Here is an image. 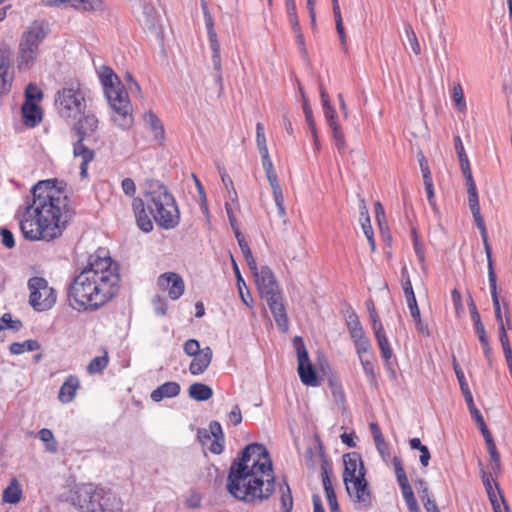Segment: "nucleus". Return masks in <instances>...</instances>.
Instances as JSON below:
<instances>
[{"mask_svg": "<svg viewBox=\"0 0 512 512\" xmlns=\"http://www.w3.org/2000/svg\"><path fill=\"white\" fill-rule=\"evenodd\" d=\"M27 199L16 212L23 237L30 241H52L59 238L74 214L70 199L56 179L42 180L31 188Z\"/></svg>", "mask_w": 512, "mask_h": 512, "instance_id": "f257e3e1", "label": "nucleus"}, {"mask_svg": "<svg viewBox=\"0 0 512 512\" xmlns=\"http://www.w3.org/2000/svg\"><path fill=\"white\" fill-rule=\"evenodd\" d=\"M118 282L117 264L106 249L99 248L70 284L69 305L78 312L96 311L114 298Z\"/></svg>", "mask_w": 512, "mask_h": 512, "instance_id": "f03ea898", "label": "nucleus"}, {"mask_svg": "<svg viewBox=\"0 0 512 512\" xmlns=\"http://www.w3.org/2000/svg\"><path fill=\"white\" fill-rule=\"evenodd\" d=\"M118 282L117 264L106 249L99 248L70 284L69 305L78 312L96 311L114 298Z\"/></svg>", "mask_w": 512, "mask_h": 512, "instance_id": "7ed1b4c3", "label": "nucleus"}, {"mask_svg": "<svg viewBox=\"0 0 512 512\" xmlns=\"http://www.w3.org/2000/svg\"><path fill=\"white\" fill-rule=\"evenodd\" d=\"M226 488L233 498L246 503L267 500L274 493L272 461L264 445L245 447L230 466Z\"/></svg>", "mask_w": 512, "mask_h": 512, "instance_id": "20e7f679", "label": "nucleus"}, {"mask_svg": "<svg viewBox=\"0 0 512 512\" xmlns=\"http://www.w3.org/2000/svg\"><path fill=\"white\" fill-rule=\"evenodd\" d=\"M98 76L103 86L105 97L113 111V122L123 130L130 129L134 123L133 108L128 92L120 78L112 68L106 65L100 67Z\"/></svg>", "mask_w": 512, "mask_h": 512, "instance_id": "39448f33", "label": "nucleus"}, {"mask_svg": "<svg viewBox=\"0 0 512 512\" xmlns=\"http://www.w3.org/2000/svg\"><path fill=\"white\" fill-rule=\"evenodd\" d=\"M258 293L267 302L278 328L282 332L289 329V319L283 303V297L279 284L272 270L268 266H262L253 274Z\"/></svg>", "mask_w": 512, "mask_h": 512, "instance_id": "423d86ee", "label": "nucleus"}, {"mask_svg": "<svg viewBox=\"0 0 512 512\" xmlns=\"http://www.w3.org/2000/svg\"><path fill=\"white\" fill-rule=\"evenodd\" d=\"M147 207L155 222L163 229L175 228L180 221L176 201L167 188L156 184L146 193Z\"/></svg>", "mask_w": 512, "mask_h": 512, "instance_id": "0eeeda50", "label": "nucleus"}, {"mask_svg": "<svg viewBox=\"0 0 512 512\" xmlns=\"http://www.w3.org/2000/svg\"><path fill=\"white\" fill-rule=\"evenodd\" d=\"M346 323L363 370L370 379L374 380L376 374L373 364L374 353L372 345L356 313L352 312L348 316Z\"/></svg>", "mask_w": 512, "mask_h": 512, "instance_id": "6e6552de", "label": "nucleus"}, {"mask_svg": "<svg viewBox=\"0 0 512 512\" xmlns=\"http://www.w3.org/2000/svg\"><path fill=\"white\" fill-rule=\"evenodd\" d=\"M55 105L61 117L76 119L84 113L86 100L79 85L64 87L57 92Z\"/></svg>", "mask_w": 512, "mask_h": 512, "instance_id": "1a4fd4ad", "label": "nucleus"}, {"mask_svg": "<svg viewBox=\"0 0 512 512\" xmlns=\"http://www.w3.org/2000/svg\"><path fill=\"white\" fill-rule=\"evenodd\" d=\"M44 94L36 83H29L24 91V102L21 106L22 122L26 127L34 128L43 119V110L40 106Z\"/></svg>", "mask_w": 512, "mask_h": 512, "instance_id": "9d476101", "label": "nucleus"}, {"mask_svg": "<svg viewBox=\"0 0 512 512\" xmlns=\"http://www.w3.org/2000/svg\"><path fill=\"white\" fill-rule=\"evenodd\" d=\"M29 303L34 310L42 312L51 309L57 300V293L42 277H32L28 281Z\"/></svg>", "mask_w": 512, "mask_h": 512, "instance_id": "9b49d317", "label": "nucleus"}, {"mask_svg": "<svg viewBox=\"0 0 512 512\" xmlns=\"http://www.w3.org/2000/svg\"><path fill=\"white\" fill-rule=\"evenodd\" d=\"M293 346L297 355V372L302 384L310 387H317L320 385V381L316 372L315 367L309 359V354L306 349L304 340L300 336L293 338Z\"/></svg>", "mask_w": 512, "mask_h": 512, "instance_id": "f8f14e48", "label": "nucleus"}, {"mask_svg": "<svg viewBox=\"0 0 512 512\" xmlns=\"http://www.w3.org/2000/svg\"><path fill=\"white\" fill-rule=\"evenodd\" d=\"M117 505L116 497L102 488H90L85 491L84 503L80 505L82 512H114Z\"/></svg>", "mask_w": 512, "mask_h": 512, "instance_id": "ddd939ff", "label": "nucleus"}, {"mask_svg": "<svg viewBox=\"0 0 512 512\" xmlns=\"http://www.w3.org/2000/svg\"><path fill=\"white\" fill-rule=\"evenodd\" d=\"M15 70L13 54L9 47H0V97L8 95L13 87Z\"/></svg>", "mask_w": 512, "mask_h": 512, "instance_id": "4468645a", "label": "nucleus"}, {"mask_svg": "<svg viewBox=\"0 0 512 512\" xmlns=\"http://www.w3.org/2000/svg\"><path fill=\"white\" fill-rule=\"evenodd\" d=\"M392 463L398 485L409 512H421L401 460L398 457H394Z\"/></svg>", "mask_w": 512, "mask_h": 512, "instance_id": "2eb2a0df", "label": "nucleus"}, {"mask_svg": "<svg viewBox=\"0 0 512 512\" xmlns=\"http://www.w3.org/2000/svg\"><path fill=\"white\" fill-rule=\"evenodd\" d=\"M198 437L204 447L213 454H221L224 449V434L219 422L213 421L209 429L199 430Z\"/></svg>", "mask_w": 512, "mask_h": 512, "instance_id": "dca6fc26", "label": "nucleus"}, {"mask_svg": "<svg viewBox=\"0 0 512 512\" xmlns=\"http://www.w3.org/2000/svg\"><path fill=\"white\" fill-rule=\"evenodd\" d=\"M344 483L350 498L359 504L361 508L368 507L371 504V492L363 473L358 474L357 478Z\"/></svg>", "mask_w": 512, "mask_h": 512, "instance_id": "f3484780", "label": "nucleus"}, {"mask_svg": "<svg viewBox=\"0 0 512 512\" xmlns=\"http://www.w3.org/2000/svg\"><path fill=\"white\" fill-rule=\"evenodd\" d=\"M157 286L159 290L167 293L171 300H178L185 292L183 278L175 272H165L158 276Z\"/></svg>", "mask_w": 512, "mask_h": 512, "instance_id": "a211bd4d", "label": "nucleus"}, {"mask_svg": "<svg viewBox=\"0 0 512 512\" xmlns=\"http://www.w3.org/2000/svg\"><path fill=\"white\" fill-rule=\"evenodd\" d=\"M49 24L45 20H35L23 32L20 42L22 45L39 50L41 43L49 34Z\"/></svg>", "mask_w": 512, "mask_h": 512, "instance_id": "6ab92c4d", "label": "nucleus"}, {"mask_svg": "<svg viewBox=\"0 0 512 512\" xmlns=\"http://www.w3.org/2000/svg\"><path fill=\"white\" fill-rule=\"evenodd\" d=\"M50 6H70L84 12H104L106 3L104 0H50Z\"/></svg>", "mask_w": 512, "mask_h": 512, "instance_id": "aec40b11", "label": "nucleus"}, {"mask_svg": "<svg viewBox=\"0 0 512 512\" xmlns=\"http://www.w3.org/2000/svg\"><path fill=\"white\" fill-rule=\"evenodd\" d=\"M99 128V120L94 114H86L77 119L72 127V131L77 138L87 139L94 135Z\"/></svg>", "mask_w": 512, "mask_h": 512, "instance_id": "412c9836", "label": "nucleus"}, {"mask_svg": "<svg viewBox=\"0 0 512 512\" xmlns=\"http://www.w3.org/2000/svg\"><path fill=\"white\" fill-rule=\"evenodd\" d=\"M344 472L343 481H351L358 477V474L365 475V469L361 456L356 452L347 453L343 456Z\"/></svg>", "mask_w": 512, "mask_h": 512, "instance_id": "4be33fe9", "label": "nucleus"}, {"mask_svg": "<svg viewBox=\"0 0 512 512\" xmlns=\"http://www.w3.org/2000/svg\"><path fill=\"white\" fill-rule=\"evenodd\" d=\"M39 50L18 44L16 55V68L19 72H25L34 67L37 62Z\"/></svg>", "mask_w": 512, "mask_h": 512, "instance_id": "5701e85b", "label": "nucleus"}, {"mask_svg": "<svg viewBox=\"0 0 512 512\" xmlns=\"http://www.w3.org/2000/svg\"><path fill=\"white\" fill-rule=\"evenodd\" d=\"M85 139L77 138L73 145V154L82 159L80 164V175L82 178L88 176V165L94 160L95 152L84 144Z\"/></svg>", "mask_w": 512, "mask_h": 512, "instance_id": "b1692460", "label": "nucleus"}, {"mask_svg": "<svg viewBox=\"0 0 512 512\" xmlns=\"http://www.w3.org/2000/svg\"><path fill=\"white\" fill-rule=\"evenodd\" d=\"M80 379L75 375H69L66 377L58 392V400L62 404H68L72 402L78 390L80 389Z\"/></svg>", "mask_w": 512, "mask_h": 512, "instance_id": "393cba45", "label": "nucleus"}, {"mask_svg": "<svg viewBox=\"0 0 512 512\" xmlns=\"http://www.w3.org/2000/svg\"><path fill=\"white\" fill-rule=\"evenodd\" d=\"M467 192H468L469 207L472 212L475 223L480 230L481 236H485V224H484V220L480 213V205H479L476 184L471 183V184L467 185Z\"/></svg>", "mask_w": 512, "mask_h": 512, "instance_id": "a878e982", "label": "nucleus"}, {"mask_svg": "<svg viewBox=\"0 0 512 512\" xmlns=\"http://www.w3.org/2000/svg\"><path fill=\"white\" fill-rule=\"evenodd\" d=\"M132 209L136 218L137 226L143 232H150L153 230V222L146 213L145 204L141 198H134L132 201Z\"/></svg>", "mask_w": 512, "mask_h": 512, "instance_id": "bb28decb", "label": "nucleus"}, {"mask_svg": "<svg viewBox=\"0 0 512 512\" xmlns=\"http://www.w3.org/2000/svg\"><path fill=\"white\" fill-rule=\"evenodd\" d=\"M213 356L212 349L207 346L202 349V352L193 356L189 365V372L192 375H200L206 371L211 363Z\"/></svg>", "mask_w": 512, "mask_h": 512, "instance_id": "cd10ccee", "label": "nucleus"}, {"mask_svg": "<svg viewBox=\"0 0 512 512\" xmlns=\"http://www.w3.org/2000/svg\"><path fill=\"white\" fill-rule=\"evenodd\" d=\"M143 121L145 125L153 133V138L162 143L165 139V130L161 120L152 111H147L143 114Z\"/></svg>", "mask_w": 512, "mask_h": 512, "instance_id": "c85d7f7f", "label": "nucleus"}, {"mask_svg": "<svg viewBox=\"0 0 512 512\" xmlns=\"http://www.w3.org/2000/svg\"><path fill=\"white\" fill-rule=\"evenodd\" d=\"M180 385L177 382H165L151 393V399L155 402H160L164 398L176 397L180 393Z\"/></svg>", "mask_w": 512, "mask_h": 512, "instance_id": "c756f323", "label": "nucleus"}, {"mask_svg": "<svg viewBox=\"0 0 512 512\" xmlns=\"http://www.w3.org/2000/svg\"><path fill=\"white\" fill-rule=\"evenodd\" d=\"M370 430L373 436L374 444L378 453L381 455L385 462L390 460V450L388 444L386 443L384 436L381 432V429L377 423H370Z\"/></svg>", "mask_w": 512, "mask_h": 512, "instance_id": "7c9ffc66", "label": "nucleus"}, {"mask_svg": "<svg viewBox=\"0 0 512 512\" xmlns=\"http://www.w3.org/2000/svg\"><path fill=\"white\" fill-rule=\"evenodd\" d=\"M22 498V488L16 478L10 480L9 485L4 489L2 500L5 503L17 504Z\"/></svg>", "mask_w": 512, "mask_h": 512, "instance_id": "2f4dec72", "label": "nucleus"}, {"mask_svg": "<svg viewBox=\"0 0 512 512\" xmlns=\"http://www.w3.org/2000/svg\"><path fill=\"white\" fill-rule=\"evenodd\" d=\"M373 332H374L378 347L380 349V354H381L382 359L385 362H389L393 356V351L390 346L389 340L386 336L384 327L383 328L378 327V329L374 330Z\"/></svg>", "mask_w": 512, "mask_h": 512, "instance_id": "473e14b6", "label": "nucleus"}, {"mask_svg": "<svg viewBox=\"0 0 512 512\" xmlns=\"http://www.w3.org/2000/svg\"><path fill=\"white\" fill-rule=\"evenodd\" d=\"M407 305L410 311V315L415 323L417 331L422 335L429 336L428 325L424 323L421 319V313L418 307L417 300L415 299L408 301Z\"/></svg>", "mask_w": 512, "mask_h": 512, "instance_id": "72a5a7b5", "label": "nucleus"}, {"mask_svg": "<svg viewBox=\"0 0 512 512\" xmlns=\"http://www.w3.org/2000/svg\"><path fill=\"white\" fill-rule=\"evenodd\" d=\"M188 393L192 399L197 401H206L213 396V390L203 383L191 384Z\"/></svg>", "mask_w": 512, "mask_h": 512, "instance_id": "f704fd0d", "label": "nucleus"}, {"mask_svg": "<svg viewBox=\"0 0 512 512\" xmlns=\"http://www.w3.org/2000/svg\"><path fill=\"white\" fill-rule=\"evenodd\" d=\"M322 481L326 494V498L330 507V510H338L339 504L337 502L336 494L332 485V481L328 475L326 469L322 470Z\"/></svg>", "mask_w": 512, "mask_h": 512, "instance_id": "c9c22d12", "label": "nucleus"}, {"mask_svg": "<svg viewBox=\"0 0 512 512\" xmlns=\"http://www.w3.org/2000/svg\"><path fill=\"white\" fill-rule=\"evenodd\" d=\"M109 364V356L108 351L103 349V354L101 356L93 358L89 364L87 365V373L90 375L102 373Z\"/></svg>", "mask_w": 512, "mask_h": 512, "instance_id": "e433bc0d", "label": "nucleus"}, {"mask_svg": "<svg viewBox=\"0 0 512 512\" xmlns=\"http://www.w3.org/2000/svg\"><path fill=\"white\" fill-rule=\"evenodd\" d=\"M332 1V7H333V14L335 18V24H336V30L339 35V39L341 42V45L344 50L347 49V40H346V34L343 26V20L341 15L340 6L338 3V0H331Z\"/></svg>", "mask_w": 512, "mask_h": 512, "instance_id": "4c0bfd02", "label": "nucleus"}, {"mask_svg": "<svg viewBox=\"0 0 512 512\" xmlns=\"http://www.w3.org/2000/svg\"><path fill=\"white\" fill-rule=\"evenodd\" d=\"M482 481L485 486L490 502H495L501 494L499 484L492 479L491 474L482 472Z\"/></svg>", "mask_w": 512, "mask_h": 512, "instance_id": "58836bf2", "label": "nucleus"}, {"mask_svg": "<svg viewBox=\"0 0 512 512\" xmlns=\"http://www.w3.org/2000/svg\"><path fill=\"white\" fill-rule=\"evenodd\" d=\"M320 96H321V100H322L324 116L328 122V125L331 126L333 122H337L336 110L331 105L329 96L322 84L320 85Z\"/></svg>", "mask_w": 512, "mask_h": 512, "instance_id": "ea45409f", "label": "nucleus"}, {"mask_svg": "<svg viewBox=\"0 0 512 512\" xmlns=\"http://www.w3.org/2000/svg\"><path fill=\"white\" fill-rule=\"evenodd\" d=\"M280 216L285 215L284 196L278 178L268 181Z\"/></svg>", "mask_w": 512, "mask_h": 512, "instance_id": "a19ab883", "label": "nucleus"}, {"mask_svg": "<svg viewBox=\"0 0 512 512\" xmlns=\"http://www.w3.org/2000/svg\"><path fill=\"white\" fill-rule=\"evenodd\" d=\"M40 348V344L37 340L29 339L24 342H14L10 345V352L15 355L24 353L25 351L31 352L36 351Z\"/></svg>", "mask_w": 512, "mask_h": 512, "instance_id": "79ce46f5", "label": "nucleus"}, {"mask_svg": "<svg viewBox=\"0 0 512 512\" xmlns=\"http://www.w3.org/2000/svg\"><path fill=\"white\" fill-rule=\"evenodd\" d=\"M260 157H261V163L262 167L265 171V175L268 181L277 179V173L274 169V165L272 163V160L269 155V150H261L259 151Z\"/></svg>", "mask_w": 512, "mask_h": 512, "instance_id": "37998d69", "label": "nucleus"}, {"mask_svg": "<svg viewBox=\"0 0 512 512\" xmlns=\"http://www.w3.org/2000/svg\"><path fill=\"white\" fill-rule=\"evenodd\" d=\"M260 157H261V163L262 167L265 171V175L268 181L277 179V173L274 169V165L272 163V160L269 155V150H261L259 151Z\"/></svg>", "mask_w": 512, "mask_h": 512, "instance_id": "c03bdc74", "label": "nucleus"}, {"mask_svg": "<svg viewBox=\"0 0 512 512\" xmlns=\"http://www.w3.org/2000/svg\"><path fill=\"white\" fill-rule=\"evenodd\" d=\"M401 281H402V288L404 291L406 302L415 300L416 297H415V293L413 290L412 282L410 280L408 269L405 266L401 270Z\"/></svg>", "mask_w": 512, "mask_h": 512, "instance_id": "a18cd8bd", "label": "nucleus"}, {"mask_svg": "<svg viewBox=\"0 0 512 512\" xmlns=\"http://www.w3.org/2000/svg\"><path fill=\"white\" fill-rule=\"evenodd\" d=\"M38 436L42 442L45 443L46 450L50 453H55L57 451L58 445L54 438L53 432L50 429L42 428L38 432Z\"/></svg>", "mask_w": 512, "mask_h": 512, "instance_id": "49530a36", "label": "nucleus"}, {"mask_svg": "<svg viewBox=\"0 0 512 512\" xmlns=\"http://www.w3.org/2000/svg\"><path fill=\"white\" fill-rule=\"evenodd\" d=\"M452 99L459 112L466 110L463 88L460 83H455L452 88Z\"/></svg>", "mask_w": 512, "mask_h": 512, "instance_id": "de8ad7c7", "label": "nucleus"}, {"mask_svg": "<svg viewBox=\"0 0 512 512\" xmlns=\"http://www.w3.org/2000/svg\"><path fill=\"white\" fill-rule=\"evenodd\" d=\"M281 512H291L293 508V498L288 484L281 486Z\"/></svg>", "mask_w": 512, "mask_h": 512, "instance_id": "09e8293b", "label": "nucleus"}, {"mask_svg": "<svg viewBox=\"0 0 512 512\" xmlns=\"http://www.w3.org/2000/svg\"><path fill=\"white\" fill-rule=\"evenodd\" d=\"M488 280H489V287H490L491 298L493 301L494 310H499V309H501V306H500L499 296H498V292H497V279H496V275L494 272V268L491 266H490V273H489Z\"/></svg>", "mask_w": 512, "mask_h": 512, "instance_id": "8fccbe9b", "label": "nucleus"}, {"mask_svg": "<svg viewBox=\"0 0 512 512\" xmlns=\"http://www.w3.org/2000/svg\"><path fill=\"white\" fill-rule=\"evenodd\" d=\"M488 280H489V287H490L491 298L493 301L494 310H499V309H501V306H500L499 296H498V292H497V279H496V275L494 272V268L491 266H490V273H489Z\"/></svg>", "mask_w": 512, "mask_h": 512, "instance_id": "3c124183", "label": "nucleus"}, {"mask_svg": "<svg viewBox=\"0 0 512 512\" xmlns=\"http://www.w3.org/2000/svg\"><path fill=\"white\" fill-rule=\"evenodd\" d=\"M488 453L490 455L492 461V470L494 474H497L501 470V459L500 454L497 450L495 442H491L487 444Z\"/></svg>", "mask_w": 512, "mask_h": 512, "instance_id": "603ef678", "label": "nucleus"}, {"mask_svg": "<svg viewBox=\"0 0 512 512\" xmlns=\"http://www.w3.org/2000/svg\"><path fill=\"white\" fill-rule=\"evenodd\" d=\"M285 7L291 27L297 28L300 23L298 20L295 0H285Z\"/></svg>", "mask_w": 512, "mask_h": 512, "instance_id": "864d4df0", "label": "nucleus"}, {"mask_svg": "<svg viewBox=\"0 0 512 512\" xmlns=\"http://www.w3.org/2000/svg\"><path fill=\"white\" fill-rule=\"evenodd\" d=\"M452 364H453V369H454V372L456 374V377H457V380H458L461 392L462 393L469 392L470 389H469L468 383H467V381L465 379L464 372L461 369L460 365L458 364V362L456 361L455 358H453Z\"/></svg>", "mask_w": 512, "mask_h": 512, "instance_id": "5fc2aeb1", "label": "nucleus"}, {"mask_svg": "<svg viewBox=\"0 0 512 512\" xmlns=\"http://www.w3.org/2000/svg\"><path fill=\"white\" fill-rule=\"evenodd\" d=\"M366 307L369 313V317L372 323V329L377 330L379 328H383V325L380 321L379 315L375 309L374 302L372 300L366 301Z\"/></svg>", "mask_w": 512, "mask_h": 512, "instance_id": "6e6d98bb", "label": "nucleus"}, {"mask_svg": "<svg viewBox=\"0 0 512 512\" xmlns=\"http://www.w3.org/2000/svg\"><path fill=\"white\" fill-rule=\"evenodd\" d=\"M329 386H330L331 392L335 399L340 400V401L345 400V393H344L343 387L339 380H337L335 378H330Z\"/></svg>", "mask_w": 512, "mask_h": 512, "instance_id": "4d7b16f0", "label": "nucleus"}, {"mask_svg": "<svg viewBox=\"0 0 512 512\" xmlns=\"http://www.w3.org/2000/svg\"><path fill=\"white\" fill-rule=\"evenodd\" d=\"M20 326L21 322L19 320L13 321L9 313H5L0 317V331L8 328L18 329Z\"/></svg>", "mask_w": 512, "mask_h": 512, "instance_id": "13d9d810", "label": "nucleus"}, {"mask_svg": "<svg viewBox=\"0 0 512 512\" xmlns=\"http://www.w3.org/2000/svg\"><path fill=\"white\" fill-rule=\"evenodd\" d=\"M183 349H184V352L190 357H193L202 352V349L200 348V344L196 339L187 340L184 343Z\"/></svg>", "mask_w": 512, "mask_h": 512, "instance_id": "bf43d9fd", "label": "nucleus"}, {"mask_svg": "<svg viewBox=\"0 0 512 512\" xmlns=\"http://www.w3.org/2000/svg\"><path fill=\"white\" fill-rule=\"evenodd\" d=\"M459 162H460V167H461L462 173L466 179V185L475 183L473 176H472V171H471L468 157H463L462 159H459Z\"/></svg>", "mask_w": 512, "mask_h": 512, "instance_id": "052dcab7", "label": "nucleus"}, {"mask_svg": "<svg viewBox=\"0 0 512 512\" xmlns=\"http://www.w3.org/2000/svg\"><path fill=\"white\" fill-rule=\"evenodd\" d=\"M360 214H361L360 220H361V226H362L363 233L369 234V233L373 232L370 217L368 215V211H367L365 205H363Z\"/></svg>", "mask_w": 512, "mask_h": 512, "instance_id": "680f3d73", "label": "nucleus"}, {"mask_svg": "<svg viewBox=\"0 0 512 512\" xmlns=\"http://www.w3.org/2000/svg\"><path fill=\"white\" fill-rule=\"evenodd\" d=\"M292 30L295 34V39H296V43H297V46L301 52V54H303L304 56L307 55V49H306V45H305V39H304V35L301 31V27L300 25H298V27H292Z\"/></svg>", "mask_w": 512, "mask_h": 512, "instance_id": "e2e57ef3", "label": "nucleus"}, {"mask_svg": "<svg viewBox=\"0 0 512 512\" xmlns=\"http://www.w3.org/2000/svg\"><path fill=\"white\" fill-rule=\"evenodd\" d=\"M238 292L243 304L247 306L250 310H252V313L254 314V300L250 293V290L246 288V290L243 291L241 287H238Z\"/></svg>", "mask_w": 512, "mask_h": 512, "instance_id": "0e129e2a", "label": "nucleus"}, {"mask_svg": "<svg viewBox=\"0 0 512 512\" xmlns=\"http://www.w3.org/2000/svg\"><path fill=\"white\" fill-rule=\"evenodd\" d=\"M202 8H203V12H204V18H205V26H206V29H207V35H210V34H215V29H214V21L212 19V16L207 8V5L205 2H202Z\"/></svg>", "mask_w": 512, "mask_h": 512, "instance_id": "69168bd1", "label": "nucleus"}, {"mask_svg": "<svg viewBox=\"0 0 512 512\" xmlns=\"http://www.w3.org/2000/svg\"><path fill=\"white\" fill-rule=\"evenodd\" d=\"M1 242L7 248H13L15 246V240L12 232L6 228L0 230Z\"/></svg>", "mask_w": 512, "mask_h": 512, "instance_id": "338daca9", "label": "nucleus"}, {"mask_svg": "<svg viewBox=\"0 0 512 512\" xmlns=\"http://www.w3.org/2000/svg\"><path fill=\"white\" fill-rule=\"evenodd\" d=\"M229 422L233 426H237L242 422V413L238 405L234 406L228 414Z\"/></svg>", "mask_w": 512, "mask_h": 512, "instance_id": "774afa93", "label": "nucleus"}]
</instances>
